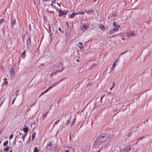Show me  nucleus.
<instances>
[{
	"label": "nucleus",
	"instance_id": "nucleus-1",
	"mask_svg": "<svg viewBox=\"0 0 152 152\" xmlns=\"http://www.w3.org/2000/svg\"><path fill=\"white\" fill-rule=\"evenodd\" d=\"M110 138V137L107 134H102L98 137L94 143L95 144L100 145V144L105 142L107 139L109 140Z\"/></svg>",
	"mask_w": 152,
	"mask_h": 152
},
{
	"label": "nucleus",
	"instance_id": "nucleus-2",
	"mask_svg": "<svg viewBox=\"0 0 152 152\" xmlns=\"http://www.w3.org/2000/svg\"><path fill=\"white\" fill-rule=\"evenodd\" d=\"M15 67L14 66H11L10 69V77L12 78L14 77L15 75V73L14 72Z\"/></svg>",
	"mask_w": 152,
	"mask_h": 152
},
{
	"label": "nucleus",
	"instance_id": "nucleus-3",
	"mask_svg": "<svg viewBox=\"0 0 152 152\" xmlns=\"http://www.w3.org/2000/svg\"><path fill=\"white\" fill-rule=\"evenodd\" d=\"M59 14L58 16L60 17L62 15H66L68 11L67 10L63 11L61 10H58Z\"/></svg>",
	"mask_w": 152,
	"mask_h": 152
},
{
	"label": "nucleus",
	"instance_id": "nucleus-4",
	"mask_svg": "<svg viewBox=\"0 0 152 152\" xmlns=\"http://www.w3.org/2000/svg\"><path fill=\"white\" fill-rule=\"evenodd\" d=\"M132 148L130 146H126L123 149V152H129Z\"/></svg>",
	"mask_w": 152,
	"mask_h": 152
},
{
	"label": "nucleus",
	"instance_id": "nucleus-5",
	"mask_svg": "<svg viewBox=\"0 0 152 152\" xmlns=\"http://www.w3.org/2000/svg\"><path fill=\"white\" fill-rule=\"evenodd\" d=\"M118 28L117 27H116L115 28H111L109 30V34L111 35L114 34L115 31H118Z\"/></svg>",
	"mask_w": 152,
	"mask_h": 152
},
{
	"label": "nucleus",
	"instance_id": "nucleus-6",
	"mask_svg": "<svg viewBox=\"0 0 152 152\" xmlns=\"http://www.w3.org/2000/svg\"><path fill=\"white\" fill-rule=\"evenodd\" d=\"M15 18H12L11 19V21L10 22L11 26L13 27L14 25L15 24Z\"/></svg>",
	"mask_w": 152,
	"mask_h": 152
},
{
	"label": "nucleus",
	"instance_id": "nucleus-7",
	"mask_svg": "<svg viewBox=\"0 0 152 152\" xmlns=\"http://www.w3.org/2000/svg\"><path fill=\"white\" fill-rule=\"evenodd\" d=\"M26 44L27 48L31 45V38L30 37H29L26 41Z\"/></svg>",
	"mask_w": 152,
	"mask_h": 152
},
{
	"label": "nucleus",
	"instance_id": "nucleus-8",
	"mask_svg": "<svg viewBox=\"0 0 152 152\" xmlns=\"http://www.w3.org/2000/svg\"><path fill=\"white\" fill-rule=\"evenodd\" d=\"M136 35V34L134 31H131L128 33V36L129 37H132Z\"/></svg>",
	"mask_w": 152,
	"mask_h": 152
},
{
	"label": "nucleus",
	"instance_id": "nucleus-9",
	"mask_svg": "<svg viewBox=\"0 0 152 152\" xmlns=\"http://www.w3.org/2000/svg\"><path fill=\"white\" fill-rule=\"evenodd\" d=\"M94 10L92 8H90L87 11H85V12L87 14H90L89 13H93L94 12Z\"/></svg>",
	"mask_w": 152,
	"mask_h": 152
},
{
	"label": "nucleus",
	"instance_id": "nucleus-10",
	"mask_svg": "<svg viewBox=\"0 0 152 152\" xmlns=\"http://www.w3.org/2000/svg\"><path fill=\"white\" fill-rule=\"evenodd\" d=\"M46 149L50 150L51 149H52V145L50 143L49 144H48L46 147Z\"/></svg>",
	"mask_w": 152,
	"mask_h": 152
},
{
	"label": "nucleus",
	"instance_id": "nucleus-11",
	"mask_svg": "<svg viewBox=\"0 0 152 152\" xmlns=\"http://www.w3.org/2000/svg\"><path fill=\"white\" fill-rule=\"evenodd\" d=\"M78 46L80 49H83L84 48L83 45H82V43L80 42H79V44H77Z\"/></svg>",
	"mask_w": 152,
	"mask_h": 152
},
{
	"label": "nucleus",
	"instance_id": "nucleus-12",
	"mask_svg": "<svg viewBox=\"0 0 152 152\" xmlns=\"http://www.w3.org/2000/svg\"><path fill=\"white\" fill-rule=\"evenodd\" d=\"M118 60H116L113 64L112 65V69L113 70H114L115 69V68L116 67V63L117 61Z\"/></svg>",
	"mask_w": 152,
	"mask_h": 152
},
{
	"label": "nucleus",
	"instance_id": "nucleus-13",
	"mask_svg": "<svg viewBox=\"0 0 152 152\" xmlns=\"http://www.w3.org/2000/svg\"><path fill=\"white\" fill-rule=\"evenodd\" d=\"M75 118H74L73 119L72 121L71 124H70V126L71 127L72 125H73L75 123Z\"/></svg>",
	"mask_w": 152,
	"mask_h": 152
},
{
	"label": "nucleus",
	"instance_id": "nucleus-14",
	"mask_svg": "<svg viewBox=\"0 0 152 152\" xmlns=\"http://www.w3.org/2000/svg\"><path fill=\"white\" fill-rule=\"evenodd\" d=\"M77 14L76 13L73 12L72 14H71L70 16V18H74L75 15H77Z\"/></svg>",
	"mask_w": 152,
	"mask_h": 152
},
{
	"label": "nucleus",
	"instance_id": "nucleus-15",
	"mask_svg": "<svg viewBox=\"0 0 152 152\" xmlns=\"http://www.w3.org/2000/svg\"><path fill=\"white\" fill-rule=\"evenodd\" d=\"M24 132L25 133H27L28 131V129L27 127H25L23 128Z\"/></svg>",
	"mask_w": 152,
	"mask_h": 152
},
{
	"label": "nucleus",
	"instance_id": "nucleus-16",
	"mask_svg": "<svg viewBox=\"0 0 152 152\" xmlns=\"http://www.w3.org/2000/svg\"><path fill=\"white\" fill-rule=\"evenodd\" d=\"M99 28L101 29L102 30H103L105 29V27L103 25H101L98 27Z\"/></svg>",
	"mask_w": 152,
	"mask_h": 152
},
{
	"label": "nucleus",
	"instance_id": "nucleus-17",
	"mask_svg": "<svg viewBox=\"0 0 152 152\" xmlns=\"http://www.w3.org/2000/svg\"><path fill=\"white\" fill-rule=\"evenodd\" d=\"M25 51H24L22 53L21 55V57L23 58H24L25 57Z\"/></svg>",
	"mask_w": 152,
	"mask_h": 152
},
{
	"label": "nucleus",
	"instance_id": "nucleus-18",
	"mask_svg": "<svg viewBox=\"0 0 152 152\" xmlns=\"http://www.w3.org/2000/svg\"><path fill=\"white\" fill-rule=\"evenodd\" d=\"M55 84H54L52 86H51L49 87V88L47 90H45V91H44V92L45 93L47 92L49 90H50V88H52L53 86H54L55 85Z\"/></svg>",
	"mask_w": 152,
	"mask_h": 152
},
{
	"label": "nucleus",
	"instance_id": "nucleus-19",
	"mask_svg": "<svg viewBox=\"0 0 152 152\" xmlns=\"http://www.w3.org/2000/svg\"><path fill=\"white\" fill-rule=\"evenodd\" d=\"M70 120H71V118H70L69 119H68L67 120L66 122V125H68V126L69 125V124Z\"/></svg>",
	"mask_w": 152,
	"mask_h": 152
},
{
	"label": "nucleus",
	"instance_id": "nucleus-20",
	"mask_svg": "<svg viewBox=\"0 0 152 152\" xmlns=\"http://www.w3.org/2000/svg\"><path fill=\"white\" fill-rule=\"evenodd\" d=\"M82 27L86 30L88 28V26L86 24H84L83 25Z\"/></svg>",
	"mask_w": 152,
	"mask_h": 152
},
{
	"label": "nucleus",
	"instance_id": "nucleus-21",
	"mask_svg": "<svg viewBox=\"0 0 152 152\" xmlns=\"http://www.w3.org/2000/svg\"><path fill=\"white\" fill-rule=\"evenodd\" d=\"M9 149V148L8 146H7L4 149V151H5V152H7L8 151Z\"/></svg>",
	"mask_w": 152,
	"mask_h": 152
},
{
	"label": "nucleus",
	"instance_id": "nucleus-22",
	"mask_svg": "<svg viewBox=\"0 0 152 152\" xmlns=\"http://www.w3.org/2000/svg\"><path fill=\"white\" fill-rule=\"evenodd\" d=\"M26 136V134H24V135L23 134H22V135H21V138L23 139V141H24L25 137Z\"/></svg>",
	"mask_w": 152,
	"mask_h": 152
},
{
	"label": "nucleus",
	"instance_id": "nucleus-23",
	"mask_svg": "<svg viewBox=\"0 0 152 152\" xmlns=\"http://www.w3.org/2000/svg\"><path fill=\"white\" fill-rule=\"evenodd\" d=\"M63 151L64 152H70L69 149H64Z\"/></svg>",
	"mask_w": 152,
	"mask_h": 152
},
{
	"label": "nucleus",
	"instance_id": "nucleus-24",
	"mask_svg": "<svg viewBox=\"0 0 152 152\" xmlns=\"http://www.w3.org/2000/svg\"><path fill=\"white\" fill-rule=\"evenodd\" d=\"M38 152V148L37 147H35L34 149L33 152Z\"/></svg>",
	"mask_w": 152,
	"mask_h": 152
},
{
	"label": "nucleus",
	"instance_id": "nucleus-25",
	"mask_svg": "<svg viewBox=\"0 0 152 152\" xmlns=\"http://www.w3.org/2000/svg\"><path fill=\"white\" fill-rule=\"evenodd\" d=\"M8 143V140H7L6 141L4 142H3V145L4 146H6L7 145Z\"/></svg>",
	"mask_w": 152,
	"mask_h": 152
},
{
	"label": "nucleus",
	"instance_id": "nucleus-26",
	"mask_svg": "<svg viewBox=\"0 0 152 152\" xmlns=\"http://www.w3.org/2000/svg\"><path fill=\"white\" fill-rule=\"evenodd\" d=\"M77 15H84V13L83 12H77Z\"/></svg>",
	"mask_w": 152,
	"mask_h": 152
},
{
	"label": "nucleus",
	"instance_id": "nucleus-27",
	"mask_svg": "<svg viewBox=\"0 0 152 152\" xmlns=\"http://www.w3.org/2000/svg\"><path fill=\"white\" fill-rule=\"evenodd\" d=\"M112 15L113 16H115L116 15V13L115 12H113V13Z\"/></svg>",
	"mask_w": 152,
	"mask_h": 152
},
{
	"label": "nucleus",
	"instance_id": "nucleus-28",
	"mask_svg": "<svg viewBox=\"0 0 152 152\" xmlns=\"http://www.w3.org/2000/svg\"><path fill=\"white\" fill-rule=\"evenodd\" d=\"M59 119H58L57 121L55 123L54 125H53V126H54L56 125L57 124H58V122H59Z\"/></svg>",
	"mask_w": 152,
	"mask_h": 152
},
{
	"label": "nucleus",
	"instance_id": "nucleus-29",
	"mask_svg": "<svg viewBox=\"0 0 152 152\" xmlns=\"http://www.w3.org/2000/svg\"><path fill=\"white\" fill-rule=\"evenodd\" d=\"M35 137V135H34L33 134L32 136V141L34 139V138Z\"/></svg>",
	"mask_w": 152,
	"mask_h": 152
},
{
	"label": "nucleus",
	"instance_id": "nucleus-30",
	"mask_svg": "<svg viewBox=\"0 0 152 152\" xmlns=\"http://www.w3.org/2000/svg\"><path fill=\"white\" fill-rule=\"evenodd\" d=\"M22 135V134H21V133L20 132H19V134L18 135L17 137H18H18H20V136Z\"/></svg>",
	"mask_w": 152,
	"mask_h": 152
},
{
	"label": "nucleus",
	"instance_id": "nucleus-31",
	"mask_svg": "<svg viewBox=\"0 0 152 152\" xmlns=\"http://www.w3.org/2000/svg\"><path fill=\"white\" fill-rule=\"evenodd\" d=\"M56 0H55L54 1H53L51 3V4H50V5L52 6H53V4H54L55 2L56 1Z\"/></svg>",
	"mask_w": 152,
	"mask_h": 152
},
{
	"label": "nucleus",
	"instance_id": "nucleus-32",
	"mask_svg": "<svg viewBox=\"0 0 152 152\" xmlns=\"http://www.w3.org/2000/svg\"><path fill=\"white\" fill-rule=\"evenodd\" d=\"M113 25L115 26V28L116 27H117V26H116V23L115 22H114L113 23Z\"/></svg>",
	"mask_w": 152,
	"mask_h": 152
},
{
	"label": "nucleus",
	"instance_id": "nucleus-33",
	"mask_svg": "<svg viewBox=\"0 0 152 152\" xmlns=\"http://www.w3.org/2000/svg\"><path fill=\"white\" fill-rule=\"evenodd\" d=\"M13 137V134H11V135H10V137L9 139H12V138Z\"/></svg>",
	"mask_w": 152,
	"mask_h": 152
},
{
	"label": "nucleus",
	"instance_id": "nucleus-34",
	"mask_svg": "<svg viewBox=\"0 0 152 152\" xmlns=\"http://www.w3.org/2000/svg\"><path fill=\"white\" fill-rule=\"evenodd\" d=\"M58 30L60 31V32H61L62 33H64V31H61V28L60 27H59L58 28Z\"/></svg>",
	"mask_w": 152,
	"mask_h": 152
},
{
	"label": "nucleus",
	"instance_id": "nucleus-35",
	"mask_svg": "<svg viewBox=\"0 0 152 152\" xmlns=\"http://www.w3.org/2000/svg\"><path fill=\"white\" fill-rule=\"evenodd\" d=\"M4 84L6 86H7L8 84V82L7 81H5L4 82Z\"/></svg>",
	"mask_w": 152,
	"mask_h": 152
},
{
	"label": "nucleus",
	"instance_id": "nucleus-36",
	"mask_svg": "<svg viewBox=\"0 0 152 152\" xmlns=\"http://www.w3.org/2000/svg\"><path fill=\"white\" fill-rule=\"evenodd\" d=\"M115 83L114 82H113V87H114V86H115Z\"/></svg>",
	"mask_w": 152,
	"mask_h": 152
},
{
	"label": "nucleus",
	"instance_id": "nucleus-37",
	"mask_svg": "<svg viewBox=\"0 0 152 152\" xmlns=\"http://www.w3.org/2000/svg\"><path fill=\"white\" fill-rule=\"evenodd\" d=\"M44 92H43L39 96V97H40L41 96H42V95H43L44 94Z\"/></svg>",
	"mask_w": 152,
	"mask_h": 152
},
{
	"label": "nucleus",
	"instance_id": "nucleus-38",
	"mask_svg": "<svg viewBox=\"0 0 152 152\" xmlns=\"http://www.w3.org/2000/svg\"><path fill=\"white\" fill-rule=\"evenodd\" d=\"M47 12H53V11H48V10H47Z\"/></svg>",
	"mask_w": 152,
	"mask_h": 152
},
{
	"label": "nucleus",
	"instance_id": "nucleus-39",
	"mask_svg": "<svg viewBox=\"0 0 152 152\" xmlns=\"http://www.w3.org/2000/svg\"><path fill=\"white\" fill-rule=\"evenodd\" d=\"M104 96V95L103 96H101V97L100 98V100H102V99L103 98V97Z\"/></svg>",
	"mask_w": 152,
	"mask_h": 152
},
{
	"label": "nucleus",
	"instance_id": "nucleus-40",
	"mask_svg": "<svg viewBox=\"0 0 152 152\" xmlns=\"http://www.w3.org/2000/svg\"><path fill=\"white\" fill-rule=\"evenodd\" d=\"M113 87H113V86H112V87H111L110 88V90H112L113 89Z\"/></svg>",
	"mask_w": 152,
	"mask_h": 152
},
{
	"label": "nucleus",
	"instance_id": "nucleus-41",
	"mask_svg": "<svg viewBox=\"0 0 152 152\" xmlns=\"http://www.w3.org/2000/svg\"><path fill=\"white\" fill-rule=\"evenodd\" d=\"M15 99H13V100L12 101V104H13L14 102V101H15Z\"/></svg>",
	"mask_w": 152,
	"mask_h": 152
},
{
	"label": "nucleus",
	"instance_id": "nucleus-42",
	"mask_svg": "<svg viewBox=\"0 0 152 152\" xmlns=\"http://www.w3.org/2000/svg\"><path fill=\"white\" fill-rule=\"evenodd\" d=\"M126 52V51H125V52H123V53H121V55H122L123 54H124V53H125V52Z\"/></svg>",
	"mask_w": 152,
	"mask_h": 152
},
{
	"label": "nucleus",
	"instance_id": "nucleus-43",
	"mask_svg": "<svg viewBox=\"0 0 152 152\" xmlns=\"http://www.w3.org/2000/svg\"><path fill=\"white\" fill-rule=\"evenodd\" d=\"M49 0H43V1H49Z\"/></svg>",
	"mask_w": 152,
	"mask_h": 152
},
{
	"label": "nucleus",
	"instance_id": "nucleus-44",
	"mask_svg": "<svg viewBox=\"0 0 152 152\" xmlns=\"http://www.w3.org/2000/svg\"><path fill=\"white\" fill-rule=\"evenodd\" d=\"M66 24L67 26L68 27L69 26H68V22H66Z\"/></svg>",
	"mask_w": 152,
	"mask_h": 152
},
{
	"label": "nucleus",
	"instance_id": "nucleus-45",
	"mask_svg": "<svg viewBox=\"0 0 152 152\" xmlns=\"http://www.w3.org/2000/svg\"><path fill=\"white\" fill-rule=\"evenodd\" d=\"M71 133H70V134H69V139L70 140V139H71Z\"/></svg>",
	"mask_w": 152,
	"mask_h": 152
},
{
	"label": "nucleus",
	"instance_id": "nucleus-46",
	"mask_svg": "<svg viewBox=\"0 0 152 152\" xmlns=\"http://www.w3.org/2000/svg\"><path fill=\"white\" fill-rule=\"evenodd\" d=\"M122 39H123V40H124L125 39V38H124V37H122Z\"/></svg>",
	"mask_w": 152,
	"mask_h": 152
},
{
	"label": "nucleus",
	"instance_id": "nucleus-47",
	"mask_svg": "<svg viewBox=\"0 0 152 152\" xmlns=\"http://www.w3.org/2000/svg\"><path fill=\"white\" fill-rule=\"evenodd\" d=\"M100 152V150H98V151H96V152Z\"/></svg>",
	"mask_w": 152,
	"mask_h": 152
},
{
	"label": "nucleus",
	"instance_id": "nucleus-48",
	"mask_svg": "<svg viewBox=\"0 0 152 152\" xmlns=\"http://www.w3.org/2000/svg\"><path fill=\"white\" fill-rule=\"evenodd\" d=\"M12 150H10L9 152H12Z\"/></svg>",
	"mask_w": 152,
	"mask_h": 152
},
{
	"label": "nucleus",
	"instance_id": "nucleus-49",
	"mask_svg": "<svg viewBox=\"0 0 152 152\" xmlns=\"http://www.w3.org/2000/svg\"><path fill=\"white\" fill-rule=\"evenodd\" d=\"M7 80V79L6 78H5L4 79V80Z\"/></svg>",
	"mask_w": 152,
	"mask_h": 152
},
{
	"label": "nucleus",
	"instance_id": "nucleus-50",
	"mask_svg": "<svg viewBox=\"0 0 152 152\" xmlns=\"http://www.w3.org/2000/svg\"><path fill=\"white\" fill-rule=\"evenodd\" d=\"M96 0H94V2H95L96 1Z\"/></svg>",
	"mask_w": 152,
	"mask_h": 152
},
{
	"label": "nucleus",
	"instance_id": "nucleus-51",
	"mask_svg": "<svg viewBox=\"0 0 152 152\" xmlns=\"http://www.w3.org/2000/svg\"><path fill=\"white\" fill-rule=\"evenodd\" d=\"M118 27H120V26H119V25H118Z\"/></svg>",
	"mask_w": 152,
	"mask_h": 152
},
{
	"label": "nucleus",
	"instance_id": "nucleus-52",
	"mask_svg": "<svg viewBox=\"0 0 152 152\" xmlns=\"http://www.w3.org/2000/svg\"><path fill=\"white\" fill-rule=\"evenodd\" d=\"M18 91H18V90L17 91H16L17 93Z\"/></svg>",
	"mask_w": 152,
	"mask_h": 152
},
{
	"label": "nucleus",
	"instance_id": "nucleus-53",
	"mask_svg": "<svg viewBox=\"0 0 152 152\" xmlns=\"http://www.w3.org/2000/svg\"><path fill=\"white\" fill-rule=\"evenodd\" d=\"M58 5H59V6H60V5L59 4H58Z\"/></svg>",
	"mask_w": 152,
	"mask_h": 152
},
{
	"label": "nucleus",
	"instance_id": "nucleus-54",
	"mask_svg": "<svg viewBox=\"0 0 152 152\" xmlns=\"http://www.w3.org/2000/svg\"><path fill=\"white\" fill-rule=\"evenodd\" d=\"M111 152H113V151H111Z\"/></svg>",
	"mask_w": 152,
	"mask_h": 152
}]
</instances>
